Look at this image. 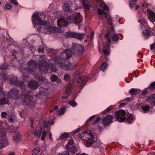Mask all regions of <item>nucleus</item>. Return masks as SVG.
<instances>
[{
    "instance_id": "1",
    "label": "nucleus",
    "mask_w": 155,
    "mask_h": 155,
    "mask_svg": "<svg viewBox=\"0 0 155 155\" xmlns=\"http://www.w3.org/2000/svg\"><path fill=\"white\" fill-rule=\"evenodd\" d=\"M84 50V46L81 45L73 43L71 49H66L64 51L60 54L59 56H55L54 60L55 63L59 64L62 68L66 70L73 69L74 65L70 62L67 64L64 63V61L70 58L72 56L73 52L76 55H81Z\"/></svg>"
},
{
    "instance_id": "2",
    "label": "nucleus",
    "mask_w": 155,
    "mask_h": 155,
    "mask_svg": "<svg viewBox=\"0 0 155 155\" xmlns=\"http://www.w3.org/2000/svg\"><path fill=\"white\" fill-rule=\"evenodd\" d=\"M83 17L80 12H73L72 15L68 17L66 19L65 18L58 19L57 21V25L60 28L66 27L68 26L70 23H73L77 25H81V23L83 22Z\"/></svg>"
},
{
    "instance_id": "3",
    "label": "nucleus",
    "mask_w": 155,
    "mask_h": 155,
    "mask_svg": "<svg viewBox=\"0 0 155 155\" xmlns=\"http://www.w3.org/2000/svg\"><path fill=\"white\" fill-rule=\"evenodd\" d=\"M81 136L86 137L85 146L86 147H92L97 148L101 145V142L97 140L96 134L93 133L90 130H86L81 134Z\"/></svg>"
},
{
    "instance_id": "4",
    "label": "nucleus",
    "mask_w": 155,
    "mask_h": 155,
    "mask_svg": "<svg viewBox=\"0 0 155 155\" xmlns=\"http://www.w3.org/2000/svg\"><path fill=\"white\" fill-rule=\"evenodd\" d=\"M126 114V112L123 110H120L114 114V116L116 120L120 122H123L126 120L128 123H131L134 120L133 115L130 114L127 117H124Z\"/></svg>"
},
{
    "instance_id": "5",
    "label": "nucleus",
    "mask_w": 155,
    "mask_h": 155,
    "mask_svg": "<svg viewBox=\"0 0 155 155\" xmlns=\"http://www.w3.org/2000/svg\"><path fill=\"white\" fill-rule=\"evenodd\" d=\"M67 151H64L62 153H58L57 155H71L74 154L78 150V149L75 144L74 143V141L72 139L69 140L68 144L66 145Z\"/></svg>"
},
{
    "instance_id": "6",
    "label": "nucleus",
    "mask_w": 155,
    "mask_h": 155,
    "mask_svg": "<svg viewBox=\"0 0 155 155\" xmlns=\"http://www.w3.org/2000/svg\"><path fill=\"white\" fill-rule=\"evenodd\" d=\"M32 21L33 24L34 25V27H37L38 26V28L37 30L40 32L41 31V30L44 28L41 27L39 26L41 25H45L46 24V23L43 20L39 17V14L38 12L34 13L32 16Z\"/></svg>"
},
{
    "instance_id": "7",
    "label": "nucleus",
    "mask_w": 155,
    "mask_h": 155,
    "mask_svg": "<svg viewBox=\"0 0 155 155\" xmlns=\"http://www.w3.org/2000/svg\"><path fill=\"white\" fill-rule=\"evenodd\" d=\"M46 57L44 55H41L39 58L38 62L39 71L41 74H44L48 72L49 65L46 61Z\"/></svg>"
},
{
    "instance_id": "8",
    "label": "nucleus",
    "mask_w": 155,
    "mask_h": 155,
    "mask_svg": "<svg viewBox=\"0 0 155 155\" xmlns=\"http://www.w3.org/2000/svg\"><path fill=\"white\" fill-rule=\"evenodd\" d=\"M5 95H8L9 97H11L14 99H18L19 97L20 93L19 91L15 88H13L6 94V92L4 93L2 88L0 87V97L4 96Z\"/></svg>"
},
{
    "instance_id": "9",
    "label": "nucleus",
    "mask_w": 155,
    "mask_h": 155,
    "mask_svg": "<svg viewBox=\"0 0 155 155\" xmlns=\"http://www.w3.org/2000/svg\"><path fill=\"white\" fill-rule=\"evenodd\" d=\"M21 97L23 98V101L27 105L30 106L31 107L35 106V102L32 100L33 97L29 95L28 91L26 89L22 91Z\"/></svg>"
},
{
    "instance_id": "10",
    "label": "nucleus",
    "mask_w": 155,
    "mask_h": 155,
    "mask_svg": "<svg viewBox=\"0 0 155 155\" xmlns=\"http://www.w3.org/2000/svg\"><path fill=\"white\" fill-rule=\"evenodd\" d=\"M21 97L23 98V101L27 105L30 106L31 107L35 106V102L32 100L33 97L29 95L28 91L26 89L22 91Z\"/></svg>"
},
{
    "instance_id": "11",
    "label": "nucleus",
    "mask_w": 155,
    "mask_h": 155,
    "mask_svg": "<svg viewBox=\"0 0 155 155\" xmlns=\"http://www.w3.org/2000/svg\"><path fill=\"white\" fill-rule=\"evenodd\" d=\"M8 81L10 84L20 87L21 91L25 89L24 83L22 81H18L16 76L13 74H11L9 76Z\"/></svg>"
},
{
    "instance_id": "12",
    "label": "nucleus",
    "mask_w": 155,
    "mask_h": 155,
    "mask_svg": "<svg viewBox=\"0 0 155 155\" xmlns=\"http://www.w3.org/2000/svg\"><path fill=\"white\" fill-rule=\"evenodd\" d=\"M14 45L16 47L15 49L11 52L9 55L10 59L11 60V64L13 67H15L16 64L18 63L17 60L16 54L18 51H19L20 45L16 42L14 43Z\"/></svg>"
},
{
    "instance_id": "13",
    "label": "nucleus",
    "mask_w": 155,
    "mask_h": 155,
    "mask_svg": "<svg viewBox=\"0 0 155 155\" xmlns=\"http://www.w3.org/2000/svg\"><path fill=\"white\" fill-rule=\"evenodd\" d=\"M92 73H93L90 74L89 75L86 77L80 76L79 74L75 76V78H76L77 77H79L77 80V82L79 84H82L80 86V91L78 92V93H79L81 92L87 81L88 79L92 78L94 77V75L93 74H93Z\"/></svg>"
},
{
    "instance_id": "14",
    "label": "nucleus",
    "mask_w": 155,
    "mask_h": 155,
    "mask_svg": "<svg viewBox=\"0 0 155 155\" xmlns=\"http://www.w3.org/2000/svg\"><path fill=\"white\" fill-rule=\"evenodd\" d=\"M38 64L35 61L31 60L28 63V67L24 68V71L29 74H34L36 72V68Z\"/></svg>"
},
{
    "instance_id": "15",
    "label": "nucleus",
    "mask_w": 155,
    "mask_h": 155,
    "mask_svg": "<svg viewBox=\"0 0 155 155\" xmlns=\"http://www.w3.org/2000/svg\"><path fill=\"white\" fill-rule=\"evenodd\" d=\"M66 35L68 37L76 38L80 41L83 40V39L85 37V35L84 33L71 31L67 32Z\"/></svg>"
},
{
    "instance_id": "16",
    "label": "nucleus",
    "mask_w": 155,
    "mask_h": 155,
    "mask_svg": "<svg viewBox=\"0 0 155 155\" xmlns=\"http://www.w3.org/2000/svg\"><path fill=\"white\" fill-rule=\"evenodd\" d=\"M6 133L4 131L0 132V149L6 147L8 145V142L6 137Z\"/></svg>"
},
{
    "instance_id": "17",
    "label": "nucleus",
    "mask_w": 155,
    "mask_h": 155,
    "mask_svg": "<svg viewBox=\"0 0 155 155\" xmlns=\"http://www.w3.org/2000/svg\"><path fill=\"white\" fill-rule=\"evenodd\" d=\"M105 36L107 38L108 44L111 43V39L113 41H118L119 39V37L117 34L113 35L112 36L110 31L108 32L105 35Z\"/></svg>"
},
{
    "instance_id": "18",
    "label": "nucleus",
    "mask_w": 155,
    "mask_h": 155,
    "mask_svg": "<svg viewBox=\"0 0 155 155\" xmlns=\"http://www.w3.org/2000/svg\"><path fill=\"white\" fill-rule=\"evenodd\" d=\"M28 87L33 90L37 89L39 86V83L35 80H31L29 81L28 83Z\"/></svg>"
},
{
    "instance_id": "19",
    "label": "nucleus",
    "mask_w": 155,
    "mask_h": 155,
    "mask_svg": "<svg viewBox=\"0 0 155 155\" xmlns=\"http://www.w3.org/2000/svg\"><path fill=\"white\" fill-rule=\"evenodd\" d=\"M113 117L110 115H107L105 117H103L102 119V123L104 125H108L110 123L112 122Z\"/></svg>"
},
{
    "instance_id": "20",
    "label": "nucleus",
    "mask_w": 155,
    "mask_h": 155,
    "mask_svg": "<svg viewBox=\"0 0 155 155\" xmlns=\"http://www.w3.org/2000/svg\"><path fill=\"white\" fill-rule=\"evenodd\" d=\"M147 102L150 104V107L151 108H153L155 106V94L151 95L147 99Z\"/></svg>"
},
{
    "instance_id": "21",
    "label": "nucleus",
    "mask_w": 155,
    "mask_h": 155,
    "mask_svg": "<svg viewBox=\"0 0 155 155\" xmlns=\"http://www.w3.org/2000/svg\"><path fill=\"white\" fill-rule=\"evenodd\" d=\"M74 86V84L73 83L70 82L69 85L66 88L65 90V93L67 95L65 97L63 96V99H67L68 97V95H70L71 94L72 91V88Z\"/></svg>"
},
{
    "instance_id": "22",
    "label": "nucleus",
    "mask_w": 155,
    "mask_h": 155,
    "mask_svg": "<svg viewBox=\"0 0 155 155\" xmlns=\"http://www.w3.org/2000/svg\"><path fill=\"white\" fill-rule=\"evenodd\" d=\"M152 29L150 27H148L146 28L145 30L143 31V33L145 39H147L153 33Z\"/></svg>"
},
{
    "instance_id": "23",
    "label": "nucleus",
    "mask_w": 155,
    "mask_h": 155,
    "mask_svg": "<svg viewBox=\"0 0 155 155\" xmlns=\"http://www.w3.org/2000/svg\"><path fill=\"white\" fill-rule=\"evenodd\" d=\"M12 138L14 141L16 142H18L22 140V137L18 133H16L13 135Z\"/></svg>"
},
{
    "instance_id": "24",
    "label": "nucleus",
    "mask_w": 155,
    "mask_h": 155,
    "mask_svg": "<svg viewBox=\"0 0 155 155\" xmlns=\"http://www.w3.org/2000/svg\"><path fill=\"white\" fill-rule=\"evenodd\" d=\"M70 134L69 133L64 132L61 134L58 139V141L65 140L69 137Z\"/></svg>"
},
{
    "instance_id": "25",
    "label": "nucleus",
    "mask_w": 155,
    "mask_h": 155,
    "mask_svg": "<svg viewBox=\"0 0 155 155\" xmlns=\"http://www.w3.org/2000/svg\"><path fill=\"white\" fill-rule=\"evenodd\" d=\"M139 89L132 88L129 91V94L131 95H137L140 92Z\"/></svg>"
},
{
    "instance_id": "26",
    "label": "nucleus",
    "mask_w": 155,
    "mask_h": 155,
    "mask_svg": "<svg viewBox=\"0 0 155 155\" xmlns=\"http://www.w3.org/2000/svg\"><path fill=\"white\" fill-rule=\"evenodd\" d=\"M63 10L65 12H69L71 11L69 4L68 2H65L62 6Z\"/></svg>"
},
{
    "instance_id": "27",
    "label": "nucleus",
    "mask_w": 155,
    "mask_h": 155,
    "mask_svg": "<svg viewBox=\"0 0 155 155\" xmlns=\"http://www.w3.org/2000/svg\"><path fill=\"white\" fill-rule=\"evenodd\" d=\"M36 79L39 81H44L45 78L42 75H39L35 72L34 74H32Z\"/></svg>"
},
{
    "instance_id": "28",
    "label": "nucleus",
    "mask_w": 155,
    "mask_h": 155,
    "mask_svg": "<svg viewBox=\"0 0 155 155\" xmlns=\"http://www.w3.org/2000/svg\"><path fill=\"white\" fill-rule=\"evenodd\" d=\"M42 133V129L41 128H37L35 131V135L37 138L40 137Z\"/></svg>"
},
{
    "instance_id": "29",
    "label": "nucleus",
    "mask_w": 155,
    "mask_h": 155,
    "mask_svg": "<svg viewBox=\"0 0 155 155\" xmlns=\"http://www.w3.org/2000/svg\"><path fill=\"white\" fill-rule=\"evenodd\" d=\"M150 106V105L149 106L148 105H146L145 106L141 107L143 112L146 113L150 111L151 109H152L153 108H151Z\"/></svg>"
},
{
    "instance_id": "30",
    "label": "nucleus",
    "mask_w": 155,
    "mask_h": 155,
    "mask_svg": "<svg viewBox=\"0 0 155 155\" xmlns=\"http://www.w3.org/2000/svg\"><path fill=\"white\" fill-rule=\"evenodd\" d=\"M85 9L89 10L90 8V4L88 0H85L82 2Z\"/></svg>"
},
{
    "instance_id": "31",
    "label": "nucleus",
    "mask_w": 155,
    "mask_h": 155,
    "mask_svg": "<svg viewBox=\"0 0 155 155\" xmlns=\"http://www.w3.org/2000/svg\"><path fill=\"white\" fill-rule=\"evenodd\" d=\"M47 31L48 32V33H54L56 32V28H54L53 26L47 25Z\"/></svg>"
},
{
    "instance_id": "32",
    "label": "nucleus",
    "mask_w": 155,
    "mask_h": 155,
    "mask_svg": "<svg viewBox=\"0 0 155 155\" xmlns=\"http://www.w3.org/2000/svg\"><path fill=\"white\" fill-rule=\"evenodd\" d=\"M6 57L4 58V60L5 61L4 64H3L0 65V69L2 70H5L7 69L8 66V64L6 62Z\"/></svg>"
},
{
    "instance_id": "33",
    "label": "nucleus",
    "mask_w": 155,
    "mask_h": 155,
    "mask_svg": "<svg viewBox=\"0 0 155 155\" xmlns=\"http://www.w3.org/2000/svg\"><path fill=\"white\" fill-rule=\"evenodd\" d=\"M104 17L107 19V21L108 24L112 26L113 23H112V20L111 19V16L109 15H106L104 16Z\"/></svg>"
},
{
    "instance_id": "34",
    "label": "nucleus",
    "mask_w": 155,
    "mask_h": 155,
    "mask_svg": "<svg viewBox=\"0 0 155 155\" xmlns=\"http://www.w3.org/2000/svg\"><path fill=\"white\" fill-rule=\"evenodd\" d=\"M138 0H136V1L135 0H130L131 1H129V6L130 8H132L136 4Z\"/></svg>"
},
{
    "instance_id": "35",
    "label": "nucleus",
    "mask_w": 155,
    "mask_h": 155,
    "mask_svg": "<svg viewBox=\"0 0 155 155\" xmlns=\"http://www.w3.org/2000/svg\"><path fill=\"white\" fill-rule=\"evenodd\" d=\"M77 94H78L76 95L73 100L69 102V104L73 107H75L77 105V103L75 101Z\"/></svg>"
},
{
    "instance_id": "36",
    "label": "nucleus",
    "mask_w": 155,
    "mask_h": 155,
    "mask_svg": "<svg viewBox=\"0 0 155 155\" xmlns=\"http://www.w3.org/2000/svg\"><path fill=\"white\" fill-rule=\"evenodd\" d=\"M107 66L108 64L106 63L105 62H103L101 66L100 70L101 71H104L106 70Z\"/></svg>"
},
{
    "instance_id": "37",
    "label": "nucleus",
    "mask_w": 155,
    "mask_h": 155,
    "mask_svg": "<svg viewBox=\"0 0 155 155\" xmlns=\"http://www.w3.org/2000/svg\"><path fill=\"white\" fill-rule=\"evenodd\" d=\"M147 12L149 15L151 16L153 21L155 22V14L150 9L147 10Z\"/></svg>"
},
{
    "instance_id": "38",
    "label": "nucleus",
    "mask_w": 155,
    "mask_h": 155,
    "mask_svg": "<svg viewBox=\"0 0 155 155\" xmlns=\"http://www.w3.org/2000/svg\"><path fill=\"white\" fill-rule=\"evenodd\" d=\"M7 99H6L5 97L1 98L0 99V105H3L7 103Z\"/></svg>"
},
{
    "instance_id": "39",
    "label": "nucleus",
    "mask_w": 155,
    "mask_h": 155,
    "mask_svg": "<svg viewBox=\"0 0 155 155\" xmlns=\"http://www.w3.org/2000/svg\"><path fill=\"white\" fill-rule=\"evenodd\" d=\"M40 152V150L39 148H37L34 149L32 151V154L35 155H38V153Z\"/></svg>"
},
{
    "instance_id": "40",
    "label": "nucleus",
    "mask_w": 155,
    "mask_h": 155,
    "mask_svg": "<svg viewBox=\"0 0 155 155\" xmlns=\"http://www.w3.org/2000/svg\"><path fill=\"white\" fill-rule=\"evenodd\" d=\"M10 75L7 74L6 73H3L2 74V76L3 80H9V76Z\"/></svg>"
},
{
    "instance_id": "41",
    "label": "nucleus",
    "mask_w": 155,
    "mask_h": 155,
    "mask_svg": "<svg viewBox=\"0 0 155 155\" xmlns=\"http://www.w3.org/2000/svg\"><path fill=\"white\" fill-rule=\"evenodd\" d=\"M12 7L11 4L10 3H8L5 5L4 8L6 10L10 9Z\"/></svg>"
},
{
    "instance_id": "42",
    "label": "nucleus",
    "mask_w": 155,
    "mask_h": 155,
    "mask_svg": "<svg viewBox=\"0 0 155 155\" xmlns=\"http://www.w3.org/2000/svg\"><path fill=\"white\" fill-rule=\"evenodd\" d=\"M58 79V77L57 75L54 74H52L50 77V79L51 81L52 82H54L56 81Z\"/></svg>"
},
{
    "instance_id": "43",
    "label": "nucleus",
    "mask_w": 155,
    "mask_h": 155,
    "mask_svg": "<svg viewBox=\"0 0 155 155\" xmlns=\"http://www.w3.org/2000/svg\"><path fill=\"white\" fill-rule=\"evenodd\" d=\"M148 88L149 90H155V81L152 83L148 87Z\"/></svg>"
},
{
    "instance_id": "44",
    "label": "nucleus",
    "mask_w": 155,
    "mask_h": 155,
    "mask_svg": "<svg viewBox=\"0 0 155 155\" xmlns=\"http://www.w3.org/2000/svg\"><path fill=\"white\" fill-rule=\"evenodd\" d=\"M58 115H62L65 113V110L64 108H61L58 110Z\"/></svg>"
},
{
    "instance_id": "45",
    "label": "nucleus",
    "mask_w": 155,
    "mask_h": 155,
    "mask_svg": "<svg viewBox=\"0 0 155 155\" xmlns=\"http://www.w3.org/2000/svg\"><path fill=\"white\" fill-rule=\"evenodd\" d=\"M50 121H46L44 123L43 126L46 128H48V126L50 125Z\"/></svg>"
},
{
    "instance_id": "46",
    "label": "nucleus",
    "mask_w": 155,
    "mask_h": 155,
    "mask_svg": "<svg viewBox=\"0 0 155 155\" xmlns=\"http://www.w3.org/2000/svg\"><path fill=\"white\" fill-rule=\"evenodd\" d=\"M8 116V117H9V115H8L7 113L5 112H2L1 114V117L2 118H6V116Z\"/></svg>"
},
{
    "instance_id": "47",
    "label": "nucleus",
    "mask_w": 155,
    "mask_h": 155,
    "mask_svg": "<svg viewBox=\"0 0 155 155\" xmlns=\"http://www.w3.org/2000/svg\"><path fill=\"white\" fill-rule=\"evenodd\" d=\"M46 132L45 130H44L42 133L41 137V139L42 140H44L45 139L46 135Z\"/></svg>"
},
{
    "instance_id": "48",
    "label": "nucleus",
    "mask_w": 155,
    "mask_h": 155,
    "mask_svg": "<svg viewBox=\"0 0 155 155\" xmlns=\"http://www.w3.org/2000/svg\"><path fill=\"white\" fill-rule=\"evenodd\" d=\"M95 116L93 115L91 116L90 117L89 119H87L86 122V125L90 121H91V120H92L95 117Z\"/></svg>"
},
{
    "instance_id": "49",
    "label": "nucleus",
    "mask_w": 155,
    "mask_h": 155,
    "mask_svg": "<svg viewBox=\"0 0 155 155\" xmlns=\"http://www.w3.org/2000/svg\"><path fill=\"white\" fill-rule=\"evenodd\" d=\"M98 12L99 14L100 15H102L103 14H104L105 16L107 15V13H105L104 11H102L100 9H98Z\"/></svg>"
},
{
    "instance_id": "50",
    "label": "nucleus",
    "mask_w": 155,
    "mask_h": 155,
    "mask_svg": "<svg viewBox=\"0 0 155 155\" xmlns=\"http://www.w3.org/2000/svg\"><path fill=\"white\" fill-rule=\"evenodd\" d=\"M18 129V127H14L11 129L10 132L12 133H15L17 131Z\"/></svg>"
},
{
    "instance_id": "51",
    "label": "nucleus",
    "mask_w": 155,
    "mask_h": 155,
    "mask_svg": "<svg viewBox=\"0 0 155 155\" xmlns=\"http://www.w3.org/2000/svg\"><path fill=\"white\" fill-rule=\"evenodd\" d=\"M50 70L53 72H55L56 71V69L54 65H51L50 68Z\"/></svg>"
},
{
    "instance_id": "52",
    "label": "nucleus",
    "mask_w": 155,
    "mask_h": 155,
    "mask_svg": "<svg viewBox=\"0 0 155 155\" xmlns=\"http://www.w3.org/2000/svg\"><path fill=\"white\" fill-rule=\"evenodd\" d=\"M70 77V76L68 74H66L64 75V78L65 81H67L69 80Z\"/></svg>"
},
{
    "instance_id": "53",
    "label": "nucleus",
    "mask_w": 155,
    "mask_h": 155,
    "mask_svg": "<svg viewBox=\"0 0 155 155\" xmlns=\"http://www.w3.org/2000/svg\"><path fill=\"white\" fill-rule=\"evenodd\" d=\"M101 118L100 117H97L96 120L93 123V125H95L100 120Z\"/></svg>"
},
{
    "instance_id": "54",
    "label": "nucleus",
    "mask_w": 155,
    "mask_h": 155,
    "mask_svg": "<svg viewBox=\"0 0 155 155\" xmlns=\"http://www.w3.org/2000/svg\"><path fill=\"white\" fill-rule=\"evenodd\" d=\"M111 107H107L106 110H105L103 112V114H105L106 113L110 111L111 110Z\"/></svg>"
},
{
    "instance_id": "55",
    "label": "nucleus",
    "mask_w": 155,
    "mask_h": 155,
    "mask_svg": "<svg viewBox=\"0 0 155 155\" xmlns=\"http://www.w3.org/2000/svg\"><path fill=\"white\" fill-rule=\"evenodd\" d=\"M103 53H104V54L105 55H108L109 54V51H108V49H104L103 50Z\"/></svg>"
},
{
    "instance_id": "56",
    "label": "nucleus",
    "mask_w": 155,
    "mask_h": 155,
    "mask_svg": "<svg viewBox=\"0 0 155 155\" xmlns=\"http://www.w3.org/2000/svg\"><path fill=\"white\" fill-rule=\"evenodd\" d=\"M9 1L15 5H18V3L17 0H9Z\"/></svg>"
},
{
    "instance_id": "57",
    "label": "nucleus",
    "mask_w": 155,
    "mask_h": 155,
    "mask_svg": "<svg viewBox=\"0 0 155 155\" xmlns=\"http://www.w3.org/2000/svg\"><path fill=\"white\" fill-rule=\"evenodd\" d=\"M148 89H149L148 88V87L147 88L145 89L144 90H143L142 91V93L143 95H144L146 94H147V92L148 91L147 90Z\"/></svg>"
},
{
    "instance_id": "58",
    "label": "nucleus",
    "mask_w": 155,
    "mask_h": 155,
    "mask_svg": "<svg viewBox=\"0 0 155 155\" xmlns=\"http://www.w3.org/2000/svg\"><path fill=\"white\" fill-rule=\"evenodd\" d=\"M30 120L31 121L30 127L31 128H34L33 124L34 123V120L32 118H30Z\"/></svg>"
},
{
    "instance_id": "59",
    "label": "nucleus",
    "mask_w": 155,
    "mask_h": 155,
    "mask_svg": "<svg viewBox=\"0 0 155 155\" xmlns=\"http://www.w3.org/2000/svg\"><path fill=\"white\" fill-rule=\"evenodd\" d=\"M106 150V149L102 147L100 149V152L104 154V152Z\"/></svg>"
},
{
    "instance_id": "60",
    "label": "nucleus",
    "mask_w": 155,
    "mask_h": 155,
    "mask_svg": "<svg viewBox=\"0 0 155 155\" xmlns=\"http://www.w3.org/2000/svg\"><path fill=\"white\" fill-rule=\"evenodd\" d=\"M94 35V32H91L90 34V38L91 39L93 40V36Z\"/></svg>"
},
{
    "instance_id": "61",
    "label": "nucleus",
    "mask_w": 155,
    "mask_h": 155,
    "mask_svg": "<svg viewBox=\"0 0 155 155\" xmlns=\"http://www.w3.org/2000/svg\"><path fill=\"white\" fill-rule=\"evenodd\" d=\"M109 10V8L107 5H105L103 11L106 10V11H108Z\"/></svg>"
},
{
    "instance_id": "62",
    "label": "nucleus",
    "mask_w": 155,
    "mask_h": 155,
    "mask_svg": "<svg viewBox=\"0 0 155 155\" xmlns=\"http://www.w3.org/2000/svg\"><path fill=\"white\" fill-rule=\"evenodd\" d=\"M155 46V42L150 45V48L151 50L153 49Z\"/></svg>"
},
{
    "instance_id": "63",
    "label": "nucleus",
    "mask_w": 155,
    "mask_h": 155,
    "mask_svg": "<svg viewBox=\"0 0 155 155\" xmlns=\"http://www.w3.org/2000/svg\"><path fill=\"white\" fill-rule=\"evenodd\" d=\"M138 22L140 24L143 23H144V19L142 18L141 19H140L138 20Z\"/></svg>"
},
{
    "instance_id": "64",
    "label": "nucleus",
    "mask_w": 155,
    "mask_h": 155,
    "mask_svg": "<svg viewBox=\"0 0 155 155\" xmlns=\"http://www.w3.org/2000/svg\"><path fill=\"white\" fill-rule=\"evenodd\" d=\"M38 51L39 53H43L44 52V50L43 49H42V48H39L38 50Z\"/></svg>"
}]
</instances>
